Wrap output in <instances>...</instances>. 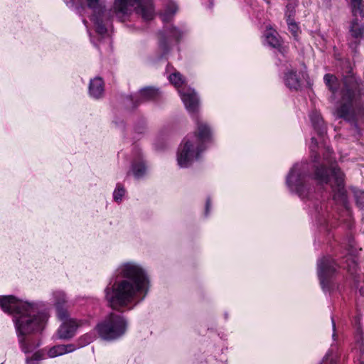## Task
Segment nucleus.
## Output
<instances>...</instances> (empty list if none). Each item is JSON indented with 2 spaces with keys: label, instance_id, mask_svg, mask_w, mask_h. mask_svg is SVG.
Returning <instances> with one entry per match:
<instances>
[{
  "label": "nucleus",
  "instance_id": "obj_1",
  "mask_svg": "<svg viewBox=\"0 0 364 364\" xmlns=\"http://www.w3.org/2000/svg\"><path fill=\"white\" fill-rule=\"evenodd\" d=\"M123 279L105 289V298L112 309L134 305L145 296L149 279L144 270L136 263L125 262L118 268Z\"/></svg>",
  "mask_w": 364,
  "mask_h": 364
},
{
  "label": "nucleus",
  "instance_id": "obj_2",
  "mask_svg": "<svg viewBox=\"0 0 364 364\" xmlns=\"http://www.w3.org/2000/svg\"><path fill=\"white\" fill-rule=\"evenodd\" d=\"M211 132L208 126L203 122H198L197 134L183 139L177 154L178 164L181 168L188 166L197 159L200 153L204 149V144L210 139Z\"/></svg>",
  "mask_w": 364,
  "mask_h": 364
},
{
  "label": "nucleus",
  "instance_id": "obj_3",
  "mask_svg": "<svg viewBox=\"0 0 364 364\" xmlns=\"http://www.w3.org/2000/svg\"><path fill=\"white\" fill-rule=\"evenodd\" d=\"M26 309V310H18L17 314L14 317L18 337L41 331L48 320L47 314L40 313L35 304L29 303V307ZM19 341L22 343L23 338Z\"/></svg>",
  "mask_w": 364,
  "mask_h": 364
},
{
  "label": "nucleus",
  "instance_id": "obj_4",
  "mask_svg": "<svg viewBox=\"0 0 364 364\" xmlns=\"http://www.w3.org/2000/svg\"><path fill=\"white\" fill-rule=\"evenodd\" d=\"M136 11L145 21L153 18L154 11L151 0H114L113 13L120 21H125Z\"/></svg>",
  "mask_w": 364,
  "mask_h": 364
},
{
  "label": "nucleus",
  "instance_id": "obj_5",
  "mask_svg": "<svg viewBox=\"0 0 364 364\" xmlns=\"http://www.w3.org/2000/svg\"><path fill=\"white\" fill-rule=\"evenodd\" d=\"M332 179L328 178L327 171L324 167L318 168L316 172V178L321 183L331 182V186L334 191L333 198L343 205H346L347 198L344 189V176L339 168H333L331 170Z\"/></svg>",
  "mask_w": 364,
  "mask_h": 364
},
{
  "label": "nucleus",
  "instance_id": "obj_6",
  "mask_svg": "<svg viewBox=\"0 0 364 364\" xmlns=\"http://www.w3.org/2000/svg\"><path fill=\"white\" fill-rule=\"evenodd\" d=\"M80 0H65L67 4H76ZM88 7L92 10L91 21L93 22L96 32L105 36L107 32L106 27L109 21V14L105 9V0H85Z\"/></svg>",
  "mask_w": 364,
  "mask_h": 364
},
{
  "label": "nucleus",
  "instance_id": "obj_7",
  "mask_svg": "<svg viewBox=\"0 0 364 364\" xmlns=\"http://www.w3.org/2000/svg\"><path fill=\"white\" fill-rule=\"evenodd\" d=\"M97 329L103 339L112 340L119 337L125 332L126 322L121 315L111 314L104 322L97 326Z\"/></svg>",
  "mask_w": 364,
  "mask_h": 364
},
{
  "label": "nucleus",
  "instance_id": "obj_8",
  "mask_svg": "<svg viewBox=\"0 0 364 364\" xmlns=\"http://www.w3.org/2000/svg\"><path fill=\"white\" fill-rule=\"evenodd\" d=\"M55 296V305L58 310V316L61 320H63L62 325L58 331V335L61 339H68L74 336L78 327V323L74 319L68 318L67 312L60 309L61 304L65 302L64 293L61 291L57 292Z\"/></svg>",
  "mask_w": 364,
  "mask_h": 364
},
{
  "label": "nucleus",
  "instance_id": "obj_9",
  "mask_svg": "<svg viewBox=\"0 0 364 364\" xmlns=\"http://www.w3.org/2000/svg\"><path fill=\"white\" fill-rule=\"evenodd\" d=\"M168 79L171 83L178 89L181 99L186 109L189 112L196 111L198 107V99L196 93L190 87H181L184 83V80L181 74L176 72L173 73L169 75Z\"/></svg>",
  "mask_w": 364,
  "mask_h": 364
},
{
  "label": "nucleus",
  "instance_id": "obj_10",
  "mask_svg": "<svg viewBox=\"0 0 364 364\" xmlns=\"http://www.w3.org/2000/svg\"><path fill=\"white\" fill-rule=\"evenodd\" d=\"M0 306L4 312L16 315L18 310L27 309L29 303L18 300L12 296H5L0 299Z\"/></svg>",
  "mask_w": 364,
  "mask_h": 364
},
{
  "label": "nucleus",
  "instance_id": "obj_11",
  "mask_svg": "<svg viewBox=\"0 0 364 364\" xmlns=\"http://www.w3.org/2000/svg\"><path fill=\"white\" fill-rule=\"evenodd\" d=\"M336 270L333 259L329 257H323L318 262V275L323 288L325 287V280Z\"/></svg>",
  "mask_w": 364,
  "mask_h": 364
},
{
  "label": "nucleus",
  "instance_id": "obj_12",
  "mask_svg": "<svg viewBox=\"0 0 364 364\" xmlns=\"http://www.w3.org/2000/svg\"><path fill=\"white\" fill-rule=\"evenodd\" d=\"M287 183L292 191H295L301 196L300 189L302 186L301 165L296 164L292 167L287 176Z\"/></svg>",
  "mask_w": 364,
  "mask_h": 364
},
{
  "label": "nucleus",
  "instance_id": "obj_13",
  "mask_svg": "<svg viewBox=\"0 0 364 364\" xmlns=\"http://www.w3.org/2000/svg\"><path fill=\"white\" fill-rule=\"evenodd\" d=\"M353 96L354 95L351 90L347 89L343 96L344 104L336 111L338 117L348 119L350 109V102L353 100Z\"/></svg>",
  "mask_w": 364,
  "mask_h": 364
},
{
  "label": "nucleus",
  "instance_id": "obj_14",
  "mask_svg": "<svg viewBox=\"0 0 364 364\" xmlns=\"http://www.w3.org/2000/svg\"><path fill=\"white\" fill-rule=\"evenodd\" d=\"M89 92L92 97H100L104 92V83L100 77L92 80L89 86Z\"/></svg>",
  "mask_w": 364,
  "mask_h": 364
},
{
  "label": "nucleus",
  "instance_id": "obj_15",
  "mask_svg": "<svg viewBox=\"0 0 364 364\" xmlns=\"http://www.w3.org/2000/svg\"><path fill=\"white\" fill-rule=\"evenodd\" d=\"M73 345H58L50 348L48 351V358H55L74 351Z\"/></svg>",
  "mask_w": 364,
  "mask_h": 364
},
{
  "label": "nucleus",
  "instance_id": "obj_16",
  "mask_svg": "<svg viewBox=\"0 0 364 364\" xmlns=\"http://www.w3.org/2000/svg\"><path fill=\"white\" fill-rule=\"evenodd\" d=\"M266 41L274 48H279L281 45V40L278 33L271 26H267L264 33Z\"/></svg>",
  "mask_w": 364,
  "mask_h": 364
},
{
  "label": "nucleus",
  "instance_id": "obj_17",
  "mask_svg": "<svg viewBox=\"0 0 364 364\" xmlns=\"http://www.w3.org/2000/svg\"><path fill=\"white\" fill-rule=\"evenodd\" d=\"M284 82L286 85L291 90H298L301 86L300 79L298 77L296 74L289 70L286 73L284 76Z\"/></svg>",
  "mask_w": 364,
  "mask_h": 364
},
{
  "label": "nucleus",
  "instance_id": "obj_18",
  "mask_svg": "<svg viewBox=\"0 0 364 364\" xmlns=\"http://www.w3.org/2000/svg\"><path fill=\"white\" fill-rule=\"evenodd\" d=\"M159 96V91L152 87H146L141 89L139 92V98L140 102H145L152 99H155Z\"/></svg>",
  "mask_w": 364,
  "mask_h": 364
},
{
  "label": "nucleus",
  "instance_id": "obj_19",
  "mask_svg": "<svg viewBox=\"0 0 364 364\" xmlns=\"http://www.w3.org/2000/svg\"><path fill=\"white\" fill-rule=\"evenodd\" d=\"M350 35L355 38H360L364 33V26L358 24L357 21H353L350 28Z\"/></svg>",
  "mask_w": 364,
  "mask_h": 364
},
{
  "label": "nucleus",
  "instance_id": "obj_20",
  "mask_svg": "<svg viewBox=\"0 0 364 364\" xmlns=\"http://www.w3.org/2000/svg\"><path fill=\"white\" fill-rule=\"evenodd\" d=\"M291 13L286 14L287 22L288 24L289 30L291 34L296 38L300 33V29L298 25L294 22V19L291 18Z\"/></svg>",
  "mask_w": 364,
  "mask_h": 364
},
{
  "label": "nucleus",
  "instance_id": "obj_21",
  "mask_svg": "<svg viewBox=\"0 0 364 364\" xmlns=\"http://www.w3.org/2000/svg\"><path fill=\"white\" fill-rule=\"evenodd\" d=\"M146 166L144 162H140L139 164H134L132 166V173L136 178H140L146 173Z\"/></svg>",
  "mask_w": 364,
  "mask_h": 364
},
{
  "label": "nucleus",
  "instance_id": "obj_22",
  "mask_svg": "<svg viewBox=\"0 0 364 364\" xmlns=\"http://www.w3.org/2000/svg\"><path fill=\"white\" fill-rule=\"evenodd\" d=\"M311 120L314 127L316 129H318L320 133H323L324 132V129H323V120L318 113H313L311 115Z\"/></svg>",
  "mask_w": 364,
  "mask_h": 364
},
{
  "label": "nucleus",
  "instance_id": "obj_23",
  "mask_svg": "<svg viewBox=\"0 0 364 364\" xmlns=\"http://www.w3.org/2000/svg\"><path fill=\"white\" fill-rule=\"evenodd\" d=\"M354 197L357 205L360 208H364V192L360 190L354 191Z\"/></svg>",
  "mask_w": 364,
  "mask_h": 364
},
{
  "label": "nucleus",
  "instance_id": "obj_24",
  "mask_svg": "<svg viewBox=\"0 0 364 364\" xmlns=\"http://www.w3.org/2000/svg\"><path fill=\"white\" fill-rule=\"evenodd\" d=\"M124 193L125 190L124 189V188L122 187L121 186H117V188L114 190L113 193L114 200L117 202L120 201Z\"/></svg>",
  "mask_w": 364,
  "mask_h": 364
},
{
  "label": "nucleus",
  "instance_id": "obj_25",
  "mask_svg": "<svg viewBox=\"0 0 364 364\" xmlns=\"http://www.w3.org/2000/svg\"><path fill=\"white\" fill-rule=\"evenodd\" d=\"M44 358L43 353L38 351L35 353L31 358L26 359L27 364H34L36 361H38Z\"/></svg>",
  "mask_w": 364,
  "mask_h": 364
},
{
  "label": "nucleus",
  "instance_id": "obj_26",
  "mask_svg": "<svg viewBox=\"0 0 364 364\" xmlns=\"http://www.w3.org/2000/svg\"><path fill=\"white\" fill-rule=\"evenodd\" d=\"M324 81L326 82V84L329 87V88L331 90H333V87H332V83H333L336 78L334 75H330V74H326L325 76H324Z\"/></svg>",
  "mask_w": 364,
  "mask_h": 364
},
{
  "label": "nucleus",
  "instance_id": "obj_27",
  "mask_svg": "<svg viewBox=\"0 0 364 364\" xmlns=\"http://www.w3.org/2000/svg\"><path fill=\"white\" fill-rule=\"evenodd\" d=\"M333 355L332 351H328L324 356L321 364H333Z\"/></svg>",
  "mask_w": 364,
  "mask_h": 364
},
{
  "label": "nucleus",
  "instance_id": "obj_28",
  "mask_svg": "<svg viewBox=\"0 0 364 364\" xmlns=\"http://www.w3.org/2000/svg\"><path fill=\"white\" fill-rule=\"evenodd\" d=\"M177 10V6H176L175 4H173L171 5V9H168L167 11V14H163L161 15V18L163 19V21H166L168 19V17H167V15H173Z\"/></svg>",
  "mask_w": 364,
  "mask_h": 364
},
{
  "label": "nucleus",
  "instance_id": "obj_29",
  "mask_svg": "<svg viewBox=\"0 0 364 364\" xmlns=\"http://www.w3.org/2000/svg\"><path fill=\"white\" fill-rule=\"evenodd\" d=\"M351 4L353 8V11L357 9L360 11V12H363V9L360 8L362 0H351Z\"/></svg>",
  "mask_w": 364,
  "mask_h": 364
},
{
  "label": "nucleus",
  "instance_id": "obj_30",
  "mask_svg": "<svg viewBox=\"0 0 364 364\" xmlns=\"http://www.w3.org/2000/svg\"><path fill=\"white\" fill-rule=\"evenodd\" d=\"M84 338L85 339V342L84 343V345L90 343L92 341V338L91 336H87V335L85 336Z\"/></svg>",
  "mask_w": 364,
  "mask_h": 364
},
{
  "label": "nucleus",
  "instance_id": "obj_31",
  "mask_svg": "<svg viewBox=\"0 0 364 364\" xmlns=\"http://www.w3.org/2000/svg\"><path fill=\"white\" fill-rule=\"evenodd\" d=\"M350 263V264H348L347 266L348 271H351V269H354V267L356 266L354 260H352Z\"/></svg>",
  "mask_w": 364,
  "mask_h": 364
},
{
  "label": "nucleus",
  "instance_id": "obj_32",
  "mask_svg": "<svg viewBox=\"0 0 364 364\" xmlns=\"http://www.w3.org/2000/svg\"><path fill=\"white\" fill-rule=\"evenodd\" d=\"M311 150H313L316 146V142L315 141V139L314 138H312L311 139Z\"/></svg>",
  "mask_w": 364,
  "mask_h": 364
},
{
  "label": "nucleus",
  "instance_id": "obj_33",
  "mask_svg": "<svg viewBox=\"0 0 364 364\" xmlns=\"http://www.w3.org/2000/svg\"><path fill=\"white\" fill-rule=\"evenodd\" d=\"M209 208H210V203H209V201H207V203H206V213L209 211Z\"/></svg>",
  "mask_w": 364,
  "mask_h": 364
},
{
  "label": "nucleus",
  "instance_id": "obj_34",
  "mask_svg": "<svg viewBox=\"0 0 364 364\" xmlns=\"http://www.w3.org/2000/svg\"><path fill=\"white\" fill-rule=\"evenodd\" d=\"M22 349H23V350L25 353L28 352V350L26 348H25L23 346H22Z\"/></svg>",
  "mask_w": 364,
  "mask_h": 364
},
{
  "label": "nucleus",
  "instance_id": "obj_35",
  "mask_svg": "<svg viewBox=\"0 0 364 364\" xmlns=\"http://www.w3.org/2000/svg\"><path fill=\"white\" fill-rule=\"evenodd\" d=\"M176 30H174V31H173V33H172V36H174V37H176V38H177V36H176Z\"/></svg>",
  "mask_w": 364,
  "mask_h": 364
},
{
  "label": "nucleus",
  "instance_id": "obj_36",
  "mask_svg": "<svg viewBox=\"0 0 364 364\" xmlns=\"http://www.w3.org/2000/svg\"><path fill=\"white\" fill-rule=\"evenodd\" d=\"M360 293H361L362 295L364 296V288L360 289Z\"/></svg>",
  "mask_w": 364,
  "mask_h": 364
}]
</instances>
